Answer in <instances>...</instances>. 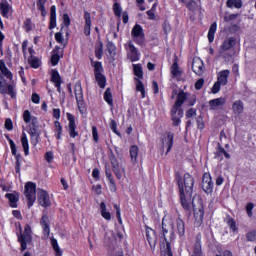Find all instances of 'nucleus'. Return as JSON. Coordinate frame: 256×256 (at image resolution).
Returning <instances> with one entry per match:
<instances>
[{
  "instance_id": "nucleus-52",
  "label": "nucleus",
  "mask_w": 256,
  "mask_h": 256,
  "mask_svg": "<svg viewBox=\"0 0 256 256\" xmlns=\"http://www.w3.org/2000/svg\"><path fill=\"white\" fill-rule=\"evenodd\" d=\"M95 56L97 59H101V57H103V43H100V45L96 47Z\"/></svg>"
},
{
  "instance_id": "nucleus-39",
  "label": "nucleus",
  "mask_w": 256,
  "mask_h": 256,
  "mask_svg": "<svg viewBox=\"0 0 256 256\" xmlns=\"http://www.w3.org/2000/svg\"><path fill=\"white\" fill-rule=\"evenodd\" d=\"M95 79L101 89H105V85L107 83V78L102 73L95 74Z\"/></svg>"
},
{
  "instance_id": "nucleus-37",
  "label": "nucleus",
  "mask_w": 256,
  "mask_h": 256,
  "mask_svg": "<svg viewBox=\"0 0 256 256\" xmlns=\"http://www.w3.org/2000/svg\"><path fill=\"white\" fill-rule=\"evenodd\" d=\"M100 211H101L102 217L106 219V221H111V212L107 211V205H105V202H101Z\"/></svg>"
},
{
  "instance_id": "nucleus-22",
  "label": "nucleus",
  "mask_w": 256,
  "mask_h": 256,
  "mask_svg": "<svg viewBox=\"0 0 256 256\" xmlns=\"http://www.w3.org/2000/svg\"><path fill=\"white\" fill-rule=\"evenodd\" d=\"M235 55L234 50H219V57L225 61V63L232 62Z\"/></svg>"
},
{
  "instance_id": "nucleus-3",
  "label": "nucleus",
  "mask_w": 256,
  "mask_h": 256,
  "mask_svg": "<svg viewBox=\"0 0 256 256\" xmlns=\"http://www.w3.org/2000/svg\"><path fill=\"white\" fill-rule=\"evenodd\" d=\"M193 185H195V179L189 173L184 174L183 178L178 179L180 194H186L188 199L193 197Z\"/></svg>"
},
{
  "instance_id": "nucleus-25",
  "label": "nucleus",
  "mask_w": 256,
  "mask_h": 256,
  "mask_svg": "<svg viewBox=\"0 0 256 256\" xmlns=\"http://www.w3.org/2000/svg\"><path fill=\"white\" fill-rule=\"evenodd\" d=\"M245 109V104H243V101L241 100H236L232 104V111L233 114L238 117V115H241Z\"/></svg>"
},
{
  "instance_id": "nucleus-12",
  "label": "nucleus",
  "mask_w": 256,
  "mask_h": 256,
  "mask_svg": "<svg viewBox=\"0 0 256 256\" xmlns=\"http://www.w3.org/2000/svg\"><path fill=\"white\" fill-rule=\"evenodd\" d=\"M7 92L9 95H11L12 98L16 95L15 87L11 84L8 85L3 75L0 74V93H2V95H5V93Z\"/></svg>"
},
{
  "instance_id": "nucleus-18",
  "label": "nucleus",
  "mask_w": 256,
  "mask_h": 256,
  "mask_svg": "<svg viewBox=\"0 0 256 256\" xmlns=\"http://www.w3.org/2000/svg\"><path fill=\"white\" fill-rule=\"evenodd\" d=\"M146 239L151 249H154L157 245V235L155 234V230H153L149 226H146Z\"/></svg>"
},
{
  "instance_id": "nucleus-5",
  "label": "nucleus",
  "mask_w": 256,
  "mask_h": 256,
  "mask_svg": "<svg viewBox=\"0 0 256 256\" xmlns=\"http://www.w3.org/2000/svg\"><path fill=\"white\" fill-rule=\"evenodd\" d=\"M74 93H75L78 109L81 115H85V113H87V107L85 105V98L83 97V87L81 86V82H77L75 84Z\"/></svg>"
},
{
  "instance_id": "nucleus-44",
  "label": "nucleus",
  "mask_w": 256,
  "mask_h": 256,
  "mask_svg": "<svg viewBox=\"0 0 256 256\" xmlns=\"http://www.w3.org/2000/svg\"><path fill=\"white\" fill-rule=\"evenodd\" d=\"M104 100L108 105H113V94H111V88H107L104 92Z\"/></svg>"
},
{
  "instance_id": "nucleus-47",
  "label": "nucleus",
  "mask_w": 256,
  "mask_h": 256,
  "mask_svg": "<svg viewBox=\"0 0 256 256\" xmlns=\"http://www.w3.org/2000/svg\"><path fill=\"white\" fill-rule=\"evenodd\" d=\"M28 63H30V65H31V67H33V69H39V67L41 65V61L38 58L33 57V56H31L28 59Z\"/></svg>"
},
{
  "instance_id": "nucleus-16",
  "label": "nucleus",
  "mask_w": 256,
  "mask_h": 256,
  "mask_svg": "<svg viewBox=\"0 0 256 256\" xmlns=\"http://www.w3.org/2000/svg\"><path fill=\"white\" fill-rule=\"evenodd\" d=\"M67 119L69 121V125H68V132L70 137H72V139H75V137H77L79 135V133H77V131L75 129H77V125H75V116H73L71 113H67Z\"/></svg>"
},
{
  "instance_id": "nucleus-32",
  "label": "nucleus",
  "mask_w": 256,
  "mask_h": 256,
  "mask_svg": "<svg viewBox=\"0 0 256 256\" xmlns=\"http://www.w3.org/2000/svg\"><path fill=\"white\" fill-rule=\"evenodd\" d=\"M63 27L61 28L60 32H57L55 34V40L57 41V43H59L60 45H63V47H67V43L69 41V36H66V39L63 38Z\"/></svg>"
},
{
  "instance_id": "nucleus-38",
  "label": "nucleus",
  "mask_w": 256,
  "mask_h": 256,
  "mask_svg": "<svg viewBox=\"0 0 256 256\" xmlns=\"http://www.w3.org/2000/svg\"><path fill=\"white\" fill-rule=\"evenodd\" d=\"M6 199L10 201V206L15 208L17 207V201H19V194L13 193V194H6Z\"/></svg>"
},
{
  "instance_id": "nucleus-11",
  "label": "nucleus",
  "mask_w": 256,
  "mask_h": 256,
  "mask_svg": "<svg viewBox=\"0 0 256 256\" xmlns=\"http://www.w3.org/2000/svg\"><path fill=\"white\" fill-rule=\"evenodd\" d=\"M173 139H174V134L171 132H168L164 134L161 138V143H162V151L166 150V154L173 149Z\"/></svg>"
},
{
  "instance_id": "nucleus-51",
  "label": "nucleus",
  "mask_w": 256,
  "mask_h": 256,
  "mask_svg": "<svg viewBox=\"0 0 256 256\" xmlns=\"http://www.w3.org/2000/svg\"><path fill=\"white\" fill-rule=\"evenodd\" d=\"M113 11L114 14L116 15V17H121V13L123 11V9L121 8V5H119V3H114L113 5Z\"/></svg>"
},
{
  "instance_id": "nucleus-42",
  "label": "nucleus",
  "mask_w": 256,
  "mask_h": 256,
  "mask_svg": "<svg viewBox=\"0 0 256 256\" xmlns=\"http://www.w3.org/2000/svg\"><path fill=\"white\" fill-rule=\"evenodd\" d=\"M227 7L232 9V7H235L236 9H241L243 7V2L241 0H228L226 2Z\"/></svg>"
},
{
  "instance_id": "nucleus-41",
  "label": "nucleus",
  "mask_w": 256,
  "mask_h": 256,
  "mask_svg": "<svg viewBox=\"0 0 256 256\" xmlns=\"http://www.w3.org/2000/svg\"><path fill=\"white\" fill-rule=\"evenodd\" d=\"M0 11L2 17H9V11H11V6H9V3L4 2L0 4Z\"/></svg>"
},
{
  "instance_id": "nucleus-4",
  "label": "nucleus",
  "mask_w": 256,
  "mask_h": 256,
  "mask_svg": "<svg viewBox=\"0 0 256 256\" xmlns=\"http://www.w3.org/2000/svg\"><path fill=\"white\" fill-rule=\"evenodd\" d=\"M192 207L195 221H197V223H203V219L205 217V207L203 206V200L200 197H194L192 199Z\"/></svg>"
},
{
  "instance_id": "nucleus-62",
  "label": "nucleus",
  "mask_w": 256,
  "mask_h": 256,
  "mask_svg": "<svg viewBox=\"0 0 256 256\" xmlns=\"http://www.w3.org/2000/svg\"><path fill=\"white\" fill-rule=\"evenodd\" d=\"M92 136H93L95 143H97L99 141V133L97 132L96 126L92 127Z\"/></svg>"
},
{
  "instance_id": "nucleus-64",
  "label": "nucleus",
  "mask_w": 256,
  "mask_h": 256,
  "mask_svg": "<svg viewBox=\"0 0 256 256\" xmlns=\"http://www.w3.org/2000/svg\"><path fill=\"white\" fill-rule=\"evenodd\" d=\"M248 241H256V232L252 231L247 234Z\"/></svg>"
},
{
  "instance_id": "nucleus-7",
  "label": "nucleus",
  "mask_w": 256,
  "mask_h": 256,
  "mask_svg": "<svg viewBox=\"0 0 256 256\" xmlns=\"http://www.w3.org/2000/svg\"><path fill=\"white\" fill-rule=\"evenodd\" d=\"M134 75L138 77L136 79V91L141 92L142 99H145V85H143V82L139 79H143V67L141 64H134L133 65Z\"/></svg>"
},
{
  "instance_id": "nucleus-46",
  "label": "nucleus",
  "mask_w": 256,
  "mask_h": 256,
  "mask_svg": "<svg viewBox=\"0 0 256 256\" xmlns=\"http://www.w3.org/2000/svg\"><path fill=\"white\" fill-rule=\"evenodd\" d=\"M187 9H189V11L195 12V11H199V4L195 1V0H190L187 4H186Z\"/></svg>"
},
{
  "instance_id": "nucleus-48",
  "label": "nucleus",
  "mask_w": 256,
  "mask_h": 256,
  "mask_svg": "<svg viewBox=\"0 0 256 256\" xmlns=\"http://www.w3.org/2000/svg\"><path fill=\"white\" fill-rule=\"evenodd\" d=\"M51 245L56 253V256H61V249L59 248V244L57 243V239L51 238Z\"/></svg>"
},
{
  "instance_id": "nucleus-1",
  "label": "nucleus",
  "mask_w": 256,
  "mask_h": 256,
  "mask_svg": "<svg viewBox=\"0 0 256 256\" xmlns=\"http://www.w3.org/2000/svg\"><path fill=\"white\" fill-rule=\"evenodd\" d=\"M162 237L166 242V248L162 250V253H164V256H173L170 241H173L175 237V225L173 224V219L169 217L162 219Z\"/></svg>"
},
{
  "instance_id": "nucleus-33",
  "label": "nucleus",
  "mask_w": 256,
  "mask_h": 256,
  "mask_svg": "<svg viewBox=\"0 0 256 256\" xmlns=\"http://www.w3.org/2000/svg\"><path fill=\"white\" fill-rule=\"evenodd\" d=\"M0 71H1L2 75H4V77L9 79L10 81H11V79H13V73H11V71H9V68H7V65H5V61H3V60H0Z\"/></svg>"
},
{
  "instance_id": "nucleus-35",
  "label": "nucleus",
  "mask_w": 256,
  "mask_h": 256,
  "mask_svg": "<svg viewBox=\"0 0 256 256\" xmlns=\"http://www.w3.org/2000/svg\"><path fill=\"white\" fill-rule=\"evenodd\" d=\"M180 201L185 211H189L191 209V204L189 203V201H191V198H188L187 194H180Z\"/></svg>"
},
{
  "instance_id": "nucleus-56",
  "label": "nucleus",
  "mask_w": 256,
  "mask_h": 256,
  "mask_svg": "<svg viewBox=\"0 0 256 256\" xmlns=\"http://www.w3.org/2000/svg\"><path fill=\"white\" fill-rule=\"evenodd\" d=\"M32 27H33V24L31 23V19H26L24 21V26H23L25 31H27V33H29V31H31Z\"/></svg>"
},
{
  "instance_id": "nucleus-49",
  "label": "nucleus",
  "mask_w": 256,
  "mask_h": 256,
  "mask_svg": "<svg viewBox=\"0 0 256 256\" xmlns=\"http://www.w3.org/2000/svg\"><path fill=\"white\" fill-rule=\"evenodd\" d=\"M171 74L174 77H179L181 75V71H179V64L177 62H174L171 67Z\"/></svg>"
},
{
  "instance_id": "nucleus-60",
  "label": "nucleus",
  "mask_w": 256,
  "mask_h": 256,
  "mask_svg": "<svg viewBox=\"0 0 256 256\" xmlns=\"http://www.w3.org/2000/svg\"><path fill=\"white\" fill-rule=\"evenodd\" d=\"M255 205L253 203H248L246 206L247 215L253 217V208Z\"/></svg>"
},
{
  "instance_id": "nucleus-30",
  "label": "nucleus",
  "mask_w": 256,
  "mask_h": 256,
  "mask_svg": "<svg viewBox=\"0 0 256 256\" xmlns=\"http://www.w3.org/2000/svg\"><path fill=\"white\" fill-rule=\"evenodd\" d=\"M84 19H85L84 34L89 36L91 35V13L85 11Z\"/></svg>"
},
{
  "instance_id": "nucleus-40",
  "label": "nucleus",
  "mask_w": 256,
  "mask_h": 256,
  "mask_svg": "<svg viewBox=\"0 0 256 256\" xmlns=\"http://www.w3.org/2000/svg\"><path fill=\"white\" fill-rule=\"evenodd\" d=\"M217 31V23L214 22L211 24L210 29L208 31V41L209 43H213L214 39H215V33Z\"/></svg>"
},
{
  "instance_id": "nucleus-61",
  "label": "nucleus",
  "mask_w": 256,
  "mask_h": 256,
  "mask_svg": "<svg viewBox=\"0 0 256 256\" xmlns=\"http://www.w3.org/2000/svg\"><path fill=\"white\" fill-rule=\"evenodd\" d=\"M114 208L116 209V217L118 219V223H123V220H121V208L117 204H114Z\"/></svg>"
},
{
  "instance_id": "nucleus-21",
  "label": "nucleus",
  "mask_w": 256,
  "mask_h": 256,
  "mask_svg": "<svg viewBox=\"0 0 256 256\" xmlns=\"http://www.w3.org/2000/svg\"><path fill=\"white\" fill-rule=\"evenodd\" d=\"M51 81L57 88L58 93H61V83H63V80H61V75H59V72L57 70H52Z\"/></svg>"
},
{
  "instance_id": "nucleus-6",
  "label": "nucleus",
  "mask_w": 256,
  "mask_h": 256,
  "mask_svg": "<svg viewBox=\"0 0 256 256\" xmlns=\"http://www.w3.org/2000/svg\"><path fill=\"white\" fill-rule=\"evenodd\" d=\"M25 192L24 195L26 199H28V207H33V203L37 201V184L33 182H28L25 184Z\"/></svg>"
},
{
  "instance_id": "nucleus-50",
  "label": "nucleus",
  "mask_w": 256,
  "mask_h": 256,
  "mask_svg": "<svg viewBox=\"0 0 256 256\" xmlns=\"http://www.w3.org/2000/svg\"><path fill=\"white\" fill-rule=\"evenodd\" d=\"M54 125L57 133L56 138L61 139V134L63 133V128L61 127V123L59 121H55Z\"/></svg>"
},
{
  "instance_id": "nucleus-8",
  "label": "nucleus",
  "mask_w": 256,
  "mask_h": 256,
  "mask_svg": "<svg viewBox=\"0 0 256 256\" xmlns=\"http://www.w3.org/2000/svg\"><path fill=\"white\" fill-rule=\"evenodd\" d=\"M109 160L112 165V171L117 177V179H121L123 175H125V166H123V163L119 162L117 157H115V154H111L109 156Z\"/></svg>"
},
{
  "instance_id": "nucleus-19",
  "label": "nucleus",
  "mask_w": 256,
  "mask_h": 256,
  "mask_svg": "<svg viewBox=\"0 0 256 256\" xmlns=\"http://www.w3.org/2000/svg\"><path fill=\"white\" fill-rule=\"evenodd\" d=\"M126 49L132 62L139 61V50H137L133 42L129 41L126 45Z\"/></svg>"
},
{
  "instance_id": "nucleus-36",
  "label": "nucleus",
  "mask_w": 256,
  "mask_h": 256,
  "mask_svg": "<svg viewBox=\"0 0 256 256\" xmlns=\"http://www.w3.org/2000/svg\"><path fill=\"white\" fill-rule=\"evenodd\" d=\"M21 144L24 149V154L26 156L29 155V140H27V134L25 132L22 133Z\"/></svg>"
},
{
  "instance_id": "nucleus-55",
  "label": "nucleus",
  "mask_w": 256,
  "mask_h": 256,
  "mask_svg": "<svg viewBox=\"0 0 256 256\" xmlns=\"http://www.w3.org/2000/svg\"><path fill=\"white\" fill-rule=\"evenodd\" d=\"M155 7H157L156 4H154L151 8V10H148L146 13L151 21H154L155 19Z\"/></svg>"
},
{
  "instance_id": "nucleus-15",
  "label": "nucleus",
  "mask_w": 256,
  "mask_h": 256,
  "mask_svg": "<svg viewBox=\"0 0 256 256\" xmlns=\"http://www.w3.org/2000/svg\"><path fill=\"white\" fill-rule=\"evenodd\" d=\"M202 189L205 193H213V180L211 174L205 173L202 178Z\"/></svg>"
},
{
  "instance_id": "nucleus-13",
  "label": "nucleus",
  "mask_w": 256,
  "mask_h": 256,
  "mask_svg": "<svg viewBox=\"0 0 256 256\" xmlns=\"http://www.w3.org/2000/svg\"><path fill=\"white\" fill-rule=\"evenodd\" d=\"M131 35L135 38L134 41L138 43V45H143L145 35L143 34V28L141 25L136 24L132 29Z\"/></svg>"
},
{
  "instance_id": "nucleus-28",
  "label": "nucleus",
  "mask_w": 256,
  "mask_h": 256,
  "mask_svg": "<svg viewBox=\"0 0 256 256\" xmlns=\"http://www.w3.org/2000/svg\"><path fill=\"white\" fill-rule=\"evenodd\" d=\"M229 75H231V71L229 70H222L217 75V81L220 82L223 86L227 85Z\"/></svg>"
},
{
  "instance_id": "nucleus-34",
  "label": "nucleus",
  "mask_w": 256,
  "mask_h": 256,
  "mask_svg": "<svg viewBox=\"0 0 256 256\" xmlns=\"http://www.w3.org/2000/svg\"><path fill=\"white\" fill-rule=\"evenodd\" d=\"M130 157L133 165H137V157H139V147L133 145L130 147Z\"/></svg>"
},
{
  "instance_id": "nucleus-29",
  "label": "nucleus",
  "mask_w": 256,
  "mask_h": 256,
  "mask_svg": "<svg viewBox=\"0 0 256 256\" xmlns=\"http://www.w3.org/2000/svg\"><path fill=\"white\" fill-rule=\"evenodd\" d=\"M40 223L42 225L44 237H46V239L49 238L51 233V229L49 228V217L44 215Z\"/></svg>"
},
{
  "instance_id": "nucleus-23",
  "label": "nucleus",
  "mask_w": 256,
  "mask_h": 256,
  "mask_svg": "<svg viewBox=\"0 0 256 256\" xmlns=\"http://www.w3.org/2000/svg\"><path fill=\"white\" fill-rule=\"evenodd\" d=\"M225 98L220 97L209 101V107L211 111H217L220 107H223L225 105Z\"/></svg>"
},
{
  "instance_id": "nucleus-58",
  "label": "nucleus",
  "mask_w": 256,
  "mask_h": 256,
  "mask_svg": "<svg viewBox=\"0 0 256 256\" xmlns=\"http://www.w3.org/2000/svg\"><path fill=\"white\" fill-rule=\"evenodd\" d=\"M4 126L7 131H13V121L11 119L7 118Z\"/></svg>"
},
{
  "instance_id": "nucleus-59",
  "label": "nucleus",
  "mask_w": 256,
  "mask_h": 256,
  "mask_svg": "<svg viewBox=\"0 0 256 256\" xmlns=\"http://www.w3.org/2000/svg\"><path fill=\"white\" fill-rule=\"evenodd\" d=\"M203 85H205V80H203V78H200L195 83V89L199 91L200 89H203Z\"/></svg>"
},
{
  "instance_id": "nucleus-31",
  "label": "nucleus",
  "mask_w": 256,
  "mask_h": 256,
  "mask_svg": "<svg viewBox=\"0 0 256 256\" xmlns=\"http://www.w3.org/2000/svg\"><path fill=\"white\" fill-rule=\"evenodd\" d=\"M57 9L55 6H51L50 8V29H55L57 27V14H56Z\"/></svg>"
},
{
  "instance_id": "nucleus-2",
  "label": "nucleus",
  "mask_w": 256,
  "mask_h": 256,
  "mask_svg": "<svg viewBox=\"0 0 256 256\" xmlns=\"http://www.w3.org/2000/svg\"><path fill=\"white\" fill-rule=\"evenodd\" d=\"M185 99H187V94L183 91L179 92L177 100L171 110L172 123L174 127H179L181 123V118L184 115L183 109H181V105L185 103Z\"/></svg>"
},
{
  "instance_id": "nucleus-14",
  "label": "nucleus",
  "mask_w": 256,
  "mask_h": 256,
  "mask_svg": "<svg viewBox=\"0 0 256 256\" xmlns=\"http://www.w3.org/2000/svg\"><path fill=\"white\" fill-rule=\"evenodd\" d=\"M223 157L226 159H231V154H229V150H226L221 146V143L217 144L216 151L214 152V159L218 161H223Z\"/></svg>"
},
{
  "instance_id": "nucleus-54",
  "label": "nucleus",
  "mask_w": 256,
  "mask_h": 256,
  "mask_svg": "<svg viewBox=\"0 0 256 256\" xmlns=\"http://www.w3.org/2000/svg\"><path fill=\"white\" fill-rule=\"evenodd\" d=\"M115 44L113 42H108L107 43V50L109 52V54L111 55V57H113V55H115Z\"/></svg>"
},
{
  "instance_id": "nucleus-63",
  "label": "nucleus",
  "mask_w": 256,
  "mask_h": 256,
  "mask_svg": "<svg viewBox=\"0 0 256 256\" xmlns=\"http://www.w3.org/2000/svg\"><path fill=\"white\" fill-rule=\"evenodd\" d=\"M110 127H111L113 133H115L116 135L121 136V134L119 133V131H117V122H115V120H111Z\"/></svg>"
},
{
  "instance_id": "nucleus-9",
  "label": "nucleus",
  "mask_w": 256,
  "mask_h": 256,
  "mask_svg": "<svg viewBox=\"0 0 256 256\" xmlns=\"http://www.w3.org/2000/svg\"><path fill=\"white\" fill-rule=\"evenodd\" d=\"M32 239L33 236H31V226L26 224L23 234L18 236V241L21 243V251H25V249H27V243H31Z\"/></svg>"
},
{
  "instance_id": "nucleus-24",
  "label": "nucleus",
  "mask_w": 256,
  "mask_h": 256,
  "mask_svg": "<svg viewBox=\"0 0 256 256\" xmlns=\"http://www.w3.org/2000/svg\"><path fill=\"white\" fill-rule=\"evenodd\" d=\"M236 44H237V41L233 37L227 38L222 43V45L220 47V50H222V51H232L231 49H233V47H235Z\"/></svg>"
},
{
  "instance_id": "nucleus-20",
  "label": "nucleus",
  "mask_w": 256,
  "mask_h": 256,
  "mask_svg": "<svg viewBox=\"0 0 256 256\" xmlns=\"http://www.w3.org/2000/svg\"><path fill=\"white\" fill-rule=\"evenodd\" d=\"M203 69H205L203 60H201V58H194L192 61V70L194 73L196 75H203Z\"/></svg>"
},
{
  "instance_id": "nucleus-26",
  "label": "nucleus",
  "mask_w": 256,
  "mask_h": 256,
  "mask_svg": "<svg viewBox=\"0 0 256 256\" xmlns=\"http://www.w3.org/2000/svg\"><path fill=\"white\" fill-rule=\"evenodd\" d=\"M52 57H51V63L53 66L57 65L59 63V60L61 57H63V52L59 46H56L52 52Z\"/></svg>"
},
{
  "instance_id": "nucleus-45",
  "label": "nucleus",
  "mask_w": 256,
  "mask_h": 256,
  "mask_svg": "<svg viewBox=\"0 0 256 256\" xmlns=\"http://www.w3.org/2000/svg\"><path fill=\"white\" fill-rule=\"evenodd\" d=\"M33 119H37V117L32 116L29 110L23 112L24 123H33Z\"/></svg>"
},
{
  "instance_id": "nucleus-43",
  "label": "nucleus",
  "mask_w": 256,
  "mask_h": 256,
  "mask_svg": "<svg viewBox=\"0 0 256 256\" xmlns=\"http://www.w3.org/2000/svg\"><path fill=\"white\" fill-rule=\"evenodd\" d=\"M63 23L66 27H63V29L66 31V37H69V26L71 25V18H69L68 14L63 15Z\"/></svg>"
},
{
  "instance_id": "nucleus-17",
  "label": "nucleus",
  "mask_w": 256,
  "mask_h": 256,
  "mask_svg": "<svg viewBox=\"0 0 256 256\" xmlns=\"http://www.w3.org/2000/svg\"><path fill=\"white\" fill-rule=\"evenodd\" d=\"M38 203L41 207H50L51 199L49 198V194L45 190H39L38 193Z\"/></svg>"
},
{
  "instance_id": "nucleus-10",
  "label": "nucleus",
  "mask_w": 256,
  "mask_h": 256,
  "mask_svg": "<svg viewBox=\"0 0 256 256\" xmlns=\"http://www.w3.org/2000/svg\"><path fill=\"white\" fill-rule=\"evenodd\" d=\"M28 133L31 137V143L34 145V147L39 143V121L37 118H33V123L29 125Z\"/></svg>"
},
{
  "instance_id": "nucleus-27",
  "label": "nucleus",
  "mask_w": 256,
  "mask_h": 256,
  "mask_svg": "<svg viewBox=\"0 0 256 256\" xmlns=\"http://www.w3.org/2000/svg\"><path fill=\"white\" fill-rule=\"evenodd\" d=\"M175 227L179 237H185V221L181 217L176 219Z\"/></svg>"
},
{
  "instance_id": "nucleus-57",
  "label": "nucleus",
  "mask_w": 256,
  "mask_h": 256,
  "mask_svg": "<svg viewBox=\"0 0 256 256\" xmlns=\"http://www.w3.org/2000/svg\"><path fill=\"white\" fill-rule=\"evenodd\" d=\"M221 84L220 82L216 81L215 84L212 87V93L217 94L219 91H221Z\"/></svg>"
},
{
  "instance_id": "nucleus-53",
  "label": "nucleus",
  "mask_w": 256,
  "mask_h": 256,
  "mask_svg": "<svg viewBox=\"0 0 256 256\" xmlns=\"http://www.w3.org/2000/svg\"><path fill=\"white\" fill-rule=\"evenodd\" d=\"M94 73L97 75V73H102L103 72V65L101 62H94Z\"/></svg>"
}]
</instances>
